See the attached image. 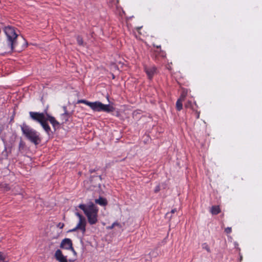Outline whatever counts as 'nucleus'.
I'll list each match as a JSON object with an SVG mask.
<instances>
[{
	"instance_id": "f257e3e1",
	"label": "nucleus",
	"mask_w": 262,
	"mask_h": 262,
	"mask_svg": "<svg viewBox=\"0 0 262 262\" xmlns=\"http://www.w3.org/2000/svg\"><path fill=\"white\" fill-rule=\"evenodd\" d=\"M4 31L6 36V45L4 47L5 49L8 53L19 51L21 49H19L18 47V35L16 32L15 28L11 26H7L5 27Z\"/></svg>"
},
{
	"instance_id": "f03ea898",
	"label": "nucleus",
	"mask_w": 262,
	"mask_h": 262,
	"mask_svg": "<svg viewBox=\"0 0 262 262\" xmlns=\"http://www.w3.org/2000/svg\"><path fill=\"white\" fill-rule=\"evenodd\" d=\"M78 207L83 211L90 225L97 223L98 208L94 203H90L88 205L80 204Z\"/></svg>"
},
{
	"instance_id": "7ed1b4c3",
	"label": "nucleus",
	"mask_w": 262,
	"mask_h": 262,
	"mask_svg": "<svg viewBox=\"0 0 262 262\" xmlns=\"http://www.w3.org/2000/svg\"><path fill=\"white\" fill-rule=\"evenodd\" d=\"M20 127L23 134L31 143L37 145L41 142L39 134L35 130L31 128L25 123H23L20 125Z\"/></svg>"
},
{
	"instance_id": "20e7f679",
	"label": "nucleus",
	"mask_w": 262,
	"mask_h": 262,
	"mask_svg": "<svg viewBox=\"0 0 262 262\" xmlns=\"http://www.w3.org/2000/svg\"><path fill=\"white\" fill-rule=\"evenodd\" d=\"M115 108L110 104H104L99 101H96L94 111H103L106 113H111L115 111Z\"/></svg>"
},
{
	"instance_id": "39448f33",
	"label": "nucleus",
	"mask_w": 262,
	"mask_h": 262,
	"mask_svg": "<svg viewBox=\"0 0 262 262\" xmlns=\"http://www.w3.org/2000/svg\"><path fill=\"white\" fill-rule=\"evenodd\" d=\"M29 115L30 118L34 121H35L39 123L43 121L46 117L44 116V114L38 112H30Z\"/></svg>"
},
{
	"instance_id": "423d86ee",
	"label": "nucleus",
	"mask_w": 262,
	"mask_h": 262,
	"mask_svg": "<svg viewBox=\"0 0 262 262\" xmlns=\"http://www.w3.org/2000/svg\"><path fill=\"white\" fill-rule=\"evenodd\" d=\"M86 220H79V222L75 228L70 229L68 231L69 232H73L77 231V230H80L83 233H85L86 231Z\"/></svg>"
},
{
	"instance_id": "0eeeda50",
	"label": "nucleus",
	"mask_w": 262,
	"mask_h": 262,
	"mask_svg": "<svg viewBox=\"0 0 262 262\" xmlns=\"http://www.w3.org/2000/svg\"><path fill=\"white\" fill-rule=\"evenodd\" d=\"M144 71L148 78L151 79L154 75L157 73V68L155 66H144Z\"/></svg>"
},
{
	"instance_id": "6e6552de",
	"label": "nucleus",
	"mask_w": 262,
	"mask_h": 262,
	"mask_svg": "<svg viewBox=\"0 0 262 262\" xmlns=\"http://www.w3.org/2000/svg\"><path fill=\"white\" fill-rule=\"evenodd\" d=\"M72 246L73 244L72 240L70 238H66L61 241L60 247L62 249H66L68 250L71 249L72 250H74Z\"/></svg>"
},
{
	"instance_id": "1a4fd4ad",
	"label": "nucleus",
	"mask_w": 262,
	"mask_h": 262,
	"mask_svg": "<svg viewBox=\"0 0 262 262\" xmlns=\"http://www.w3.org/2000/svg\"><path fill=\"white\" fill-rule=\"evenodd\" d=\"M45 119L47 121H49L54 128V130L56 129V127H59V123L55 119V118L51 116L50 115H47V117H46Z\"/></svg>"
},
{
	"instance_id": "9d476101",
	"label": "nucleus",
	"mask_w": 262,
	"mask_h": 262,
	"mask_svg": "<svg viewBox=\"0 0 262 262\" xmlns=\"http://www.w3.org/2000/svg\"><path fill=\"white\" fill-rule=\"evenodd\" d=\"M55 257L56 260L59 262H67L66 256L63 255L61 251L59 249L55 252Z\"/></svg>"
},
{
	"instance_id": "9b49d317",
	"label": "nucleus",
	"mask_w": 262,
	"mask_h": 262,
	"mask_svg": "<svg viewBox=\"0 0 262 262\" xmlns=\"http://www.w3.org/2000/svg\"><path fill=\"white\" fill-rule=\"evenodd\" d=\"M77 103H84L89 106L94 111L96 101L94 102H91L84 99H80L77 101Z\"/></svg>"
},
{
	"instance_id": "f8f14e48",
	"label": "nucleus",
	"mask_w": 262,
	"mask_h": 262,
	"mask_svg": "<svg viewBox=\"0 0 262 262\" xmlns=\"http://www.w3.org/2000/svg\"><path fill=\"white\" fill-rule=\"evenodd\" d=\"M40 124L46 132L48 135H50V132H51V129L46 120L45 119L43 121H41Z\"/></svg>"
},
{
	"instance_id": "ddd939ff",
	"label": "nucleus",
	"mask_w": 262,
	"mask_h": 262,
	"mask_svg": "<svg viewBox=\"0 0 262 262\" xmlns=\"http://www.w3.org/2000/svg\"><path fill=\"white\" fill-rule=\"evenodd\" d=\"M95 203L103 206L106 205L107 204V200L102 197H100L98 199H96Z\"/></svg>"
},
{
	"instance_id": "4468645a",
	"label": "nucleus",
	"mask_w": 262,
	"mask_h": 262,
	"mask_svg": "<svg viewBox=\"0 0 262 262\" xmlns=\"http://www.w3.org/2000/svg\"><path fill=\"white\" fill-rule=\"evenodd\" d=\"M71 115L70 113H63L61 115V118L62 120V123H66L68 121L69 118L71 117Z\"/></svg>"
},
{
	"instance_id": "2eb2a0df",
	"label": "nucleus",
	"mask_w": 262,
	"mask_h": 262,
	"mask_svg": "<svg viewBox=\"0 0 262 262\" xmlns=\"http://www.w3.org/2000/svg\"><path fill=\"white\" fill-rule=\"evenodd\" d=\"M211 212L212 214H217L220 212V209L219 206H213L211 208Z\"/></svg>"
},
{
	"instance_id": "dca6fc26",
	"label": "nucleus",
	"mask_w": 262,
	"mask_h": 262,
	"mask_svg": "<svg viewBox=\"0 0 262 262\" xmlns=\"http://www.w3.org/2000/svg\"><path fill=\"white\" fill-rule=\"evenodd\" d=\"M8 260L7 254L4 252H0V262H7Z\"/></svg>"
},
{
	"instance_id": "f3484780",
	"label": "nucleus",
	"mask_w": 262,
	"mask_h": 262,
	"mask_svg": "<svg viewBox=\"0 0 262 262\" xmlns=\"http://www.w3.org/2000/svg\"><path fill=\"white\" fill-rule=\"evenodd\" d=\"M182 101L181 100H178L176 102V108L177 110L179 111H181L183 107V104H182Z\"/></svg>"
},
{
	"instance_id": "a211bd4d",
	"label": "nucleus",
	"mask_w": 262,
	"mask_h": 262,
	"mask_svg": "<svg viewBox=\"0 0 262 262\" xmlns=\"http://www.w3.org/2000/svg\"><path fill=\"white\" fill-rule=\"evenodd\" d=\"M154 46L156 47L158 49H160V52H158V54L159 55H160L161 56H162L163 57H165L166 54H165V53L164 51L161 50V46H156L155 45H154Z\"/></svg>"
},
{
	"instance_id": "6ab92c4d",
	"label": "nucleus",
	"mask_w": 262,
	"mask_h": 262,
	"mask_svg": "<svg viewBox=\"0 0 262 262\" xmlns=\"http://www.w3.org/2000/svg\"><path fill=\"white\" fill-rule=\"evenodd\" d=\"M77 41L79 45L80 46H84V43L83 40V39L81 36H78L77 37Z\"/></svg>"
},
{
	"instance_id": "aec40b11",
	"label": "nucleus",
	"mask_w": 262,
	"mask_h": 262,
	"mask_svg": "<svg viewBox=\"0 0 262 262\" xmlns=\"http://www.w3.org/2000/svg\"><path fill=\"white\" fill-rule=\"evenodd\" d=\"M25 143L22 140H20L19 143V150L21 151L25 148Z\"/></svg>"
},
{
	"instance_id": "412c9836",
	"label": "nucleus",
	"mask_w": 262,
	"mask_h": 262,
	"mask_svg": "<svg viewBox=\"0 0 262 262\" xmlns=\"http://www.w3.org/2000/svg\"><path fill=\"white\" fill-rule=\"evenodd\" d=\"M75 214L79 218V220H84L85 219V217L82 215H81L80 213H79V212H77L75 213Z\"/></svg>"
},
{
	"instance_id": "4be33fe9",
	"label": "nucleus",
	"mask_w": 262,
	"mask_h": 262,
	"mask_svg": "<svg viewBox=\"0 0 262 262\" xmlns=\"http://www.w3.org/2000/svg\"><path fill=\"white\" fill-rule=\"evenodd\" d=\"M185 107L186 108H191L192 107V103L190 101H187L185 104Z\"/></svg>"
},
{
	"instance_id": "5701e85b",
	"label": "nucleus",
	"mask_w": 262,
	"mask_h": 262,
	"mask_svg": "<svg viewBox=\"0 0 262 262\" xmlns=\"http://www.w3.org/2000/svg\"><path fill=\"white\" fill-rule=\"evenodd\" d=\"M186 96V93L183 92L181 95L179 99V100H181V101H183Z\"/></svg>"
},
{
	"instance_id": "b1692460",
	"label": "nucleus",
	"mask_w": 262,
	"mask_h": 262,
	"mask_svg": "<svg viewBox=\"0 0 262 262\" xmlns=\"http://www.w3.org/2000/svg\"><path fill=\"white\" fill-rule=\"evenodd\" d=\"M203 248L205 249L208 252H210L209 246L205 243L203 245Z\"/></svg>"
},
{
	"instance_id": "393cba45",
	"label": "nucleus",
	"mask_w": 262,
	"mask_h": 262,
	"mask_svg": "<svg viewBox=\"0 0 262 262\" xmlns=\"http://www.w3.org/2000/svg\"><path fill=\"white\" fill-rule=\"evenodd\" d=\"M160 190V185H158L156 187L155 190H154V192L155 193H157Z\"/></svg>"
},
{
	"instance_id": "a878e982",
	"label": "nucleus",
	"mask_w": 262,
	"mask_h": 262,
	"mask_svg": "<svg viewBox=\"0 0 262 262\" xmlns=\"http://www.w3.org/2000/svg\"><path fill=\"white\" fill-rule=\"evenodd\" d=\"M42 114H44V116H45V117H47V115H49L48 113V108H47L46 109H45L43 111V112L41 113Z\"/></svg>"
},
{
	"instance_id": "bb28decb",
	"label": "nucleus",
	"mask_w": 262,
	"mask_h": 262,
	"mask_svg": "<svg viewBox=\"0 0 262 262\" xmlns=\"http://www.w3.org/2000/svg\"><path fill=\"white\" fill-rule=\"evenodd\" d=\"M166 218L170 220V219L171 218V214H170V213L167 212L166 214Z\"/></svg>"
},
{
	"instance_id": "cd10ccee",
	"label": "nucleus",
	"mask_w": 262,
	"mask_h": 262,
	"mask_svg": "<svg viewBox=\"0 0 262 262\" xmlns=\"http://www.w3.org/2000/svg\"><path fill=\"white\" fill-rule=\"evenodd\" d=\"M57 227L58 228H59L60 229H62L63 227H64V224L63 223H59L58 225H57Z\"/></svg>"
},
{
	"instance_id": "c85d7f7f",
	"label": "nucleus",
	"mask_w": 262,
	"mask_h": 262,
	"mask_svg": "<svg viewBox=\"0 0 262 262\" xmlns=\"http://www.w3.org/2000/svg\"><path fill=\"white\" fill-rule=\"evenodd\" d=\"M115 224H117V226H120V224H119L118 223H117V222H115V223H114L112 225V226H111V227H110V229H112V228H113L115 227Z\"/></svg>"
},
{
	"instance_id": "c756f323",
	"label": "nucleus",
	"mask_w": 262,
	"mask_h": 262,
	"mask_svg": "<svg viewBox=\"0 0 262 262\" xmlns=\"http://www.w3.org/2000/svg\"><path fill=\"white\" fill-rule=\"evenodd\" d=\"M195 114L196 115V118L197 119H199V117H200V112H198V111H196L195 113Z\"/></svg>"
},
{
	"instance_id": "7c9ffc66",
	"label": "nucleus",
	"mask_w": 262,
	"mask_h": 262,
	"mask_svg": "<svg viewBox=\"0 0 262 262\" xmlns=\"http://www.w3.org/2000/svg\"><path fill=\"white\" fill-rule=\"evenodd\" d=\"M24 42H25V45L23 47V49H24L27 47V42L26 40L24 39Z\"/></svg>"
},
{
	"instance_id": "2f4dec72",
	"label": "nucleus",
	"mask_w": 262,
	"mask_h": 262,
	"mask_svg": "<svg viewBox=\"0 0 262 262\" xmlns=\"http://www.w3.org/2000/svg\"><path fill=\"white\" fill-rule=\"evenodd\" d=\"M176 211H177L176 209H173L171 210L170 213V214H173V213H174Z\"/></svg>"
},
{
	"instance_id": "473e14b6",
	"label": "nucleus",
	"mask_w": 262,
	"mask_h": 262,
	"mask_svg": "<svg viewBox=\"0 0 262 262\" xmlns=\"http://www.w3.org/2000/svg\"><path fill=\"white\" fill-rule=\"evenodd\" d=\"M225 231L228 234L229 233V227H227L225 229Z\"/></svg>"
},
{
	"instance_id": "72a5a7b5",
	"label": "nucleus",
	"mask_w": 262,
	"mask_h": 262,
	"mask_svg": "<svg viewBox=\"0 0 262 262\" xmlns=\"http://www.w3.org/2000/svg\"><path fill=\"white\" fill-rule=\"evenodd\" d=\"M63 109L64 110V113H69L67 111V107L66 106H63Z\"/></svg>"
},
{
	"instance_id": "f704fd0d",
	"label": "nucleus",
	"mask_w": 262,
	"mask_h": 262,
	"mask_svg": "<svg viewBox=\"0 0 262 262\" xmlns=\"http://www.w3.org/2000/svg\"><path fill=\"white\" fill-rule=\"evenodd\" d=\"M5 188L6 190H8L10 189V188H9V186L7 184H5Z\"/></svg>"
},
{
	"instance_id": "c9c22d12",
	"label": "nucleus",
	"mask_w": 262,
	"mask_h": 262,
	"mask_svg": "<svg viewBox=\"0 0 262 262\" xmlns=\"http://www.w3.org/2000/svg\"><path fill=\"white\" fill-rule=\"evenodd\" d=\"M96 171L95 169H92L90 170V172L91 173H92L93 172H94Z\"/></svg>"
},
{
	"instance_id": "e433bc0d",
	"label": "nucleus",
	"mask_w": 262,
	"mask_h": 262,
	"mask_svg": "<svg viewBox=\"0 0 262 262\" xmlns=\"http://www.w3.org/2000/svg\"><path fill=\"white\" fill-rule=\"evenodd\" d=\"M5 151L6 152V154H5V156L6 157V158H7L8 157V154L7 153V149L6 148H5Z\"/></svg>"
},
{
	"instance_id": "4c0bfd02",
	"label": "nucleus",
	"mask_w": 262,
	"mask_h": 262,
	"mask_svg": "<svg viewBox=\"0 0 262 262\" xmlns=\"http://www.w3.org/2000/svg\"><path fill=\"white\" fill-rule=\"evenodd\" d=\"M142 28V27H137V31H139L140 29H141Z\"/></svg>"
},
{
	"instance_id": "58836bf2",
	"label": "nucleus",
	"mask_w": 262,
	"mask_h": 262,
	"mask_svg": "<svg viewBox=\"0 0 262 262\" xmlns=\"http://www.w3.org/2000/svg\"><path fill=\"white\" fill-rule=\"evenodd\" d=\"M98 177H99V178L100 179H101V176H98Z\"/></svg>"
}]
</instances>
